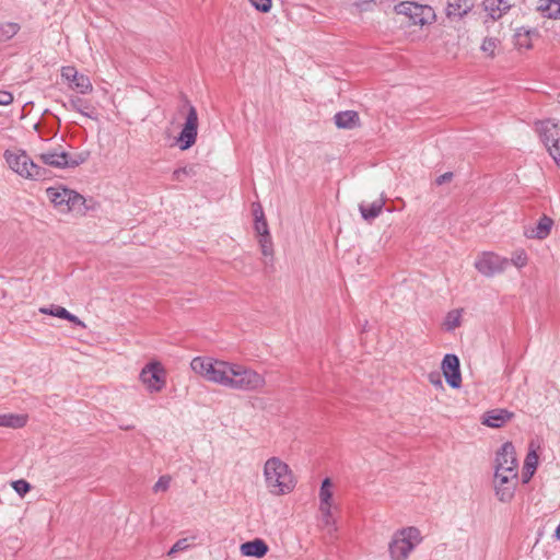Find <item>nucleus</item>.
Segmentation results:
<instances>
[{"label":"nucleus","mask_w":560,"mask_h":560,"mask_svg":"<svg viewBox=\"0 0 560 560\" xmlns=\"http://www.w3.org/2000/svg\"><path fill=\"white\" fill-rule=\"evenodd\" d=\"M171 478L168 476H161L153 486L154 492L166 491L170 487Z\"/></svg>","instance_id":"41"},{"label":"nucleus","mask_w":560,"mask_h":560,"mask_svg":"<svg viewBox=\"0 0 560 560\" xmlns=\"http://www.w3.org/2000/svg\"><path fill=\"white\" fill-rule=\"evenodd\" d=\"M384 205H385V200L383 197H381L371 203L361 202L359 205V210H360L362 218L365 221L370 222L381 214Z\"/></svg>","instance_id":"23"},{"label":"nucleus","mask_w":560,"mask_h":560,"mask_svg":"<svg viewBox=\"0 0 560 560\" xmlns=\"http://www.w3.org/2000/svg\"><path fill=\"white\" fill-rule=\"evenodd\" d=\"M556 537L560 540V524L558 525L557 529H556Z\"/></svg>","instance_id":"48"},{"label":"nucleus","mask_w":560,"mask_h":560,"mask_svg":"<svg viewBox=\"0 0 560 560\" xmlns=\"http://www.w3.org/2000/svg\"><path fill=\"white\" fill-rule=\"evenodd\" d=\"M460 317H462V311L459 310H453L447 313L445 320H444V327L447 331H452L455 328L460 326Z\"/></svg>","instance_id":"29"},{"label":"nucleus","mask_w":560,"mask_h":560,"mask_svg":"<svg viewBox=\"0 0 560 560\" xmlns=\"http://www.w3.org/2000/svg\"><path fill=\"white\" fill-rule=\"evenodd\" d=\"M89 159V153L82 152L75 155H70L67 152L57 149L44 152L39 155V160L48 166L56 168H73Z\"/></svg>","instance_id":"9"},{"label":"nucleus","mask_w":560,"mask_h":560,"mask_svg":"<svg viewBox=\"0 0 560 560\" xmlns=\"http://www.w3.org/2000/svg\"><path fill=\"white\" fill-rule=\"evenodd\" d=\"M493 485L498 499L501 502L510 501L516 489L517 471H494Z\"/></svg>","instance_id":"12"},{"label":"nucleus","mask_w":560,"mask_h":560,"mask_svg":"<svg viewBox=\"0 0 560 560\" xmlns=\"http://www.w3.org/2000/svg\"><path fill=\"white\" fill-rule=\"evenodd\" d=\"M422 538L416 527H407L396 533L389 542V553L393 560H406Z\"/></svg>","instance_id":"5"},{"label":"nucleus","mask_w":560,"mask_h":560,"mask_svg":"<svg viewBox=\"0 0 560 560\" xmlns=\"http://www.w3.org/2000/svg\"><path fill=\"white\" fill-rule=\"evenodd\" d=\"M4 158L9 167L22 177L35 180L47 177V170L35 163L24 151H5Z\"/></svg>","instance_id":"4"},{"label":"nucleus","mask_w":560,"mask_h":560,"mask_svg":"<svg viewBox=\"0 0 560 560\" xmlns=\"http://www.w3.org/2000/svg\"><path fill=\"white\" fill-rule=\"evenodd\" d=\"M13 101V96L10 92L0 91V105H9Z\"/></svg>","instance_id":"43"},{"label":"nucleus","mask_w":560,"mask_h":560,"mask_svg":"<svg viewBox=\"0 0 560 560\" xmlns=\"http://www.w3.org/2000/svg\"><path fill=\"white\" fill-rule=\"evenodd\" d=\"M69 107L84 116L92 117L91 114L88 112V109L90 108V105L84 100H82L80 97H74V98L70 100Z\"/></svg>","instance_id":"31"},{"label":"nucleus","mask_w":560,"mask_h":560,"mask_svg":"<svg viewBox=\"0 0 560 560\" xmlns=\"http://www.w3.org/2000/svg\"><path fill=\"white\" fill-rule=\"evenodd\" d=\"M532 477H528L527 470L523 471V482H528Z\"/></svg>","instance_id":"47"},{"label":"nucleus","mask_w":560,"mask_h":560,"mask_svg":"<svg viewBox=\"0 0 560 560\" xmlns=\"http://www.w3.org/2000/svg\"><path fill=\"white\" fill-rule=\"evenodd\" d=\"M264 477L269 492L273 495L287 494L294 489L295 482L291 469L278 457L267 459Z\"/></svg>","instance_id":"2"},{"label":"nucleus","mask_w":560,"mask_h":560,"mask_svg":"<svg viewBox=\"0 0 560 560\" xmlns=\"http://www.w3.org/2000/svg\"><path fill=\"white\" fill-rule=\"evenodd\" d=\"M259 246L261 249V254L267 258L270 257L272 259L273 256V247L270 235L260 236Z\"/></svg>","instance_id":"32"},{"label":"nucleus","mask_w":560,"mask_h":560,"mask_svg":"<svg viewBox=\"0 0 560 560\" xmlns=\"http://www.w3.org/2000/svg\"><path fill=\"white\" fill-rule=\"evenodd\" d=\"M537 11L544 18L560 20V0H539Z\"/></svg>","instance_id":"24"},{"label":"nucleus","mask_w":560,"mask_h":560,"mask_svg":"<svg viewBox=\"0 0 560 560\" xmlns=\"http://www.w3.org/2000/svg\"><path fill=\"white\" fill-rule=\"evenodd\" d=\"M332 483L329 478H325L319 489V505H332Z\"/></svg>","instance_id":"28"},{"label":"nucleus","mask_w":560,"mask_h":560,"mask_svg":"<svg viewBox=\"0 0 560 560\" xmlns=\"http://www.w3.org/2000/svg\"><path fill=\"white\" fill-rule=\"evenodd\" d=\"M188 113L182 131L177 137V143L180 150H187L196 142L198 135V114L196 108L187 103Z\"/></svg>","instance_id":"11"},{"label":"nucleus","mask_w":560,"mask_h":560,"mask_svg":"<svg viewBox=\"0 0 560 560\" xmlns=\"http://www.w3.org/2000/svg\"><path fill=\"white\" fill-rule=\"evenodd\" d=\"M397 14L406 15L413 25H424L431 23L434 18V11L430 5H422L416 2L402 1L394 8Z\"/></svg>","instance_id":"8"},{"label":"nucleus","mask_w":560,"mask_h":560,"mask_svg":"<svg viewBox=\"0 0 560 560\" xmlns=\"http://www.w3.org/2000/svg\"><path fill=\"white\" fill-rule=\"evenodd\" d=\"M509 265L508 258L490 252L482 253L475 261V268L486 277L503 272Z\"/></svg>","instance_id":"13"},{"label":"nucleus","mask_w":560,"mask_h":560,"mask_svg":"<svg viewBox=\"0 0 560 560\" xmlns=\"http://www.w3.org/2000/svg\"><path fill=\"white\" fill-rule=\"evenodd\" d=\"M253 215L255 218V221L265 219L262 207L259 203L253 205Z\"/></svg>","instance_id":"44"},{"label":"nucleus","mask_w":560,"mask_h":560,"mask_svg":"<svg viewBox=\"0 0 560 560\" xmlns=\"http://www.w3.org/2000/svg\"><path fill=\"white\" fill-rule=\"evenodd\" d=\"M332 505H319V511L322 514V522L325 527H332L335 522L331 514Z\"/></svg>","instance_id":"35"},{"label":"nucleus","mask_w":560,"mask_h":560,"mask_svg":"<svg viewBox=\"0 0 560 560\" xmlns=\"http://www.w3.org/2000/svg\"><path fill=\"white\" fill-rule=\"evenodd\" d=\"M472 7L471 0H447L446 15L447 18L462 19Z\"/></svg>","instance_id":"22"},{"label":"nucleus","mask_w":560,"mask_h":560,"mask_svg":"<svg viewBox=\"0 0 560 560\" xmlns=\"http://www.w3.org/2000/svg\"><path fill=\"white\" fill-rule=\"evenodd\" d=\"M12 487L21 497H24L31 490V485L24 479L13 481Z\"/></svg>","instance_id":"39"},{"label":"nucleus","mask_w":560,"mask_h":560,"mask_svg":"<svg viewBox=\"0 0 560 560\" xmlns=\"http://www.w3.org/2000/svg\"><path fill=\"white\" fill-rule=\"evenodd\" d=\"M552 225V219L542 215L535 226L525 230V236L527 238L545 240L549 236Z\"/></svg>","instance_id":"17"},{"label":"nucleus","mask_w":560,"mask_h":560,"mask_svg":"<svg viewBox=\"0 0 560 560\" xmlns=\"http://www.w3.org/2000/svg\"><path fill=\"white\" fill-rule=\"evenodd\" d=\"M27 422V416L7 413L0 415V427L19 429L23 428Z\"/></svg>","instance_id":"26"},{"label":"nucleus","mask_w":560,"mask_h":560,"mask_svg":"<svg viewBox=\"0 0 560 560\" xmlns=\"http://www.w3.org/2000/svg\"><path fill=\"white\" fill-rule=\"evenodd\" d=\"M250 3L260 12L267 13L270 11L272 1L271 0H249Z\"/></svg>","instance_id":"40"},{"label":"nucleus","mask_w":560,"mask_h":560,"mask_svg":"<svg viewBox=\"0 0 560 560\" xmlns=\"http://www.w3.org/2000/svg\"><path fill=\"white\" fill-rule=\"evenodd\" d=\"M429 381L436 387H442L441 375L439 372H433L429 374Z\"/></svg>","instance_id":"45"},{"label":"nucleus","mask_w":560,"mask_h":560,"mask_svg":"<svg viewBox=\"0 0 560 560\" xmlns=\"http://www.w3.org/2000/svg\"><path fill=\"white\" fill-rule=\"evenodd\" d=\"M61 77L70 83L72 89L82 94L90 93L93 90L90 78L85 74L79 73L72 66L62 67Z\"/></svg>","instance_id":"15"},{"label":"nucleus","mask_w":560,"mask_h":560,"mask_svg":"<svg viewBox=\"0 0 560 560\" xmlns=\"http://www.w3.org/2000/svg\"><path fill=\"white\" fill-rule=\"evenodd\" d=\"M515 37H516V45L520 48H526V49H530L532 48V42H530V38H529V31H526L524 33L518 31L516 33Z\"/></svg>","instance_id":"36"},{"label":"nucleus","mask_w":560,"mask_h":560,"mask_svg":"<svg viewBox=\"0 0 560 560\" xmlns=\"http://www.w3.org/2000/svg\"><path fill=\"white\" fill-rule=\"evenodd\" d=\"M196 175V171L194 166H184L176 168L173 172V179L177 182H182L184 177H191Z\"/></svg>","instance_id":"34"},{"label":"nucleus","mask_w":560,"mask_h":560,"mask_svg":"<svg viewBox=\"0 0 560 560\" xmlns=\"http://www.w3.org/2000/svg\"><path fill=\"white\" fill-rule=\"evenodd\" d=\"M21 26L14 22H5L0 24V43L7 42L14 37Z\"/></svg>","instance_id":"27"},{"label":"nucleus","mask_w":560,"mask_h":560,"mask_svg":"<svg viewBox=\"0 0 560 560\" xmlns=\"http://www.w3.org/2000/svg\"><path fill=\"white\" fill-rule=\"evenodd\" d=\"M538 465V455L535 450H530L524 460V470H527L528 477H533Z\"/></svg>","instance_id":"30"},{"label":"nucleus","mask_w":560,"mask_h":560,"mask_svg":"<svg viewBox=\"0 0 560 560\" xmlns=\"http://www.w3.org/2000/svg\"><path fill=\"white\" fill-rule=\"evenodd\" d=\"M47 197L54 206L63 213L73 212L84 215L88 211L85 198L72 189L65 187H49Z\"/></svg>","instance_id":"3"},{"label":"nucleus","mask_w":560,"mask_h":560,"mask_svg":"<svg viewBox=\"0 0 560 560\" xmlns=\"http://www.w3.org/2000/svg\"><path fill=\"white\" fill-rule=\"evenodd\" d=\"M452 178H453V173H452V172H446V173H444V174L440 175V176L435 179V183H436L438 185H443V184H445V183H447V182H451V180H452Z\"/></svg>","instance_id":"46"},{"label":"nucleus","mask_w":560,"mask_h":560,"mask_svg":"<svg viewBox=\"0 0 560 560\" xmlns=\"http://www.w3.org/2000/svg\"><path fill=\"white\" fill-rule=\"evenodd\" d=\"M229 361L217 360L209 357H196L190 362L191 370L206 381L222 386L226 376Z\"/></svg>","instance_id":"6"},{"label":"nucleus","mask_w":560,"mask_h":560,"mask_svg":"<svg viewBox=\"0 0 560 560\" xmlns=\"http://www.w3.org/2000/svg\"><path fill=\"white\" fill-rule=\"evenodd\" d=\"M334 121L339 129H353L360 126V117L355 110L338 112L334 116Z\"/></svg>","instance_id":"21"},{"label":"nucleus","mask_w":560,"mask_h":560,"mask_svg":"<svg viewBox=\"0 0 560 560\" xmlns=\"http://www.w3.org/2000/svg\"><path fill=\"white\" fill-rule=\"evenodd\" d=\"M512 416L513 413L506 409H493L483 415L482 423L490 428H501Z\"/></svg>","instance_id":"18"},{"label":"nucleus","mask_w":560,"mask_h":560,"mask_svg":"<svg viewBox=\"0 0 560 560\" xmlns=\"http://www.w3.org/2000/svg\"><path fill=\"white\" fill-rule=\"evenodd\" d=\"M441 368L446 383L452 388H459L462 385V374L458 357L452 353L445 354Z\"/></svg>","instance_id":"14"},{"label":"nucleus","mask_w":560,"mask_h":560,"mask_svg":"<svg viewBox=\"0 0 560 560\" xmlns=\"http://www.w3.org/2000/svg\"><path fill=\"white\" fill-rule=\"evenodd\" d=\"M537 130L550 156L560 166V121L550 119L538 124Z\"/></svg>","instance_id":"7"},{"label":"nucleus","mask_w":560,"mask_h":560,"mask_svg":"<svg viewBox=\"0 0 560 560\" xmlns=\"http://www.w3.org/2000/svg\"><path fill=\"white\" fill-rule=\"evenodd\" d=\"M189 548V544H188V539L187 538H182V539H178L173 546L172 548L168 550L167 552V556L170 557H174V555H176L177 552H180V551H185Z\"/></svg>","instance_id":"38"},{"label":"nucleus","mask_w":560,"mask_h":560,"mask_svg":"<svg viewBox=\"0 0 560 560\" xmlns=\"http://www.w3.org/2000/svg\"><path fill=\"white\" fill-rule=\"evenodd\" d=\"M498 39L497 38H493V37H487L483 39L482 44H481V50L483 52H487L489 56L493 57L494 56V50L498 46Z\"/></svg>","instance_id":"37"},{"label":"nucleus","mask_w":560,"mask_h":560,"mask_svg":"<svg viewBox=\"0 0 560 560\" xmlns=\"http://www.w3.org/2000/svg\"><path fill=\"white\" fill-rule=\"evenodd\" d=\"M240 549L243 556L255 558H262L269 550L268 545L260 538L242 544Z\"/></svg>","instance_id":"20"},{"label":"nucleus","mask_w":560,"mask_h":560,"mask_svg":"<svg viewBox=\"0 0 560 560\" xmlns=\"http://www.w3.org/2000/svg\"><path fill=\"white\" fill-rule=\"evenodd\" d=\"M140 381L151 394L160 393L166 385V372L160 362H150L140 372Z\"/></svg>","instance_id":"10"},{"label":"nucleus","mask_w":560,"mask_h":560,"mask_svg":"<svg viewBox=\"0 0 560 560\" xmlns=\"http://www.w3.org/2000/svg\"><path fill=\"white\" fill-rule=\"evenodd\" d=\"M483 7L489 16L497 21L512 8V3L510 0H483Z\"/></svg>","instance_id":"19"},{"label":"nucleus","mask_w":560,"mask_h":560,"mask_svg":"<svg viewBox=\"0 0 560 560\" xmlns=\"http://www.w3.org/2000/svg\"><path fill=\"white\" fill-rule=\"evenodd\" d=\"M517 471V459L512 442H505L497 452L495 471Z\"/></svg>","instance_id":"16"},{"label":"nucleus","mask_w":560,"mask_h":560,"mask_svg":"<svg viewBox=\"0 0 560 560\" xmlns=\"http://www.w3.org/2000/svg\"><path fill=\"white\" fill-rule=\"evenodd\" d=\"M266 385V378L257 371L242 364L229 362L223 387L240 392H259Z\"/></svg>","instance_id":"1"},{"label":"nucleus","mask_w":560,"mask_h":560,"mask_svg":"<svg viewBox=\"0 0 560 560\" xmlns=\"http://www.w3.org/2000/svg\"><path fill=\"white\" fill-rule=\"evenodd\" d=\"M39 312L42 314H47V315L67 319V320L71 322L75 325H79V326H84L83 323L75 315L71 314L65 307L59 306V305H50L48 307H40Z\"/></svg>","instance_id":"25"},{"label":"nucleus","mask_w":560,"mask_h":560,"mask_svg":"<svg viewBox=\"0 0 560 560\" xmlns=\"http://www.w3.org/2000/svg\"><path fill=\"white\" fill-rule=\"evenodd\" d=\"M509 261L516 268H523L524 266H526L528 257L524 249H518L512 254V257L511 259H509Z\"/></svg>","instance_id":"33"},{"label":"nucleus","mask_w":560,"mask_h":560,"mask_svg":"<svg viewBox=\"0 0 560 560\" xmlns=\"http://www.w3.org/2000/svg\"><path fill=\"white\" fill-rule=\"evenodd\" d=\"M255 231L259 236L270 235L266 219L255 221Z\"/></svg>","instance_id":"42"}]
</instances>
